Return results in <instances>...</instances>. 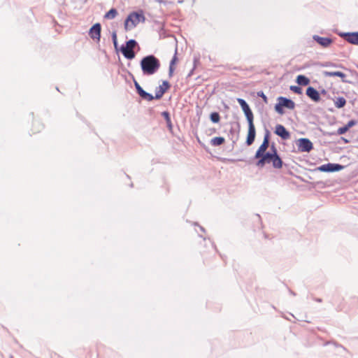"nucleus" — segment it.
Wrapping results in <instances>:
<instances>
[{
  "mask_svg": "<svg viewBox=\"0 0 358 358\" xmlns=\"http://www.w3.org/2000/svg\"><path fill=\"white\" fill-rule=\"evenodd\" d=\"M340 36L349 43L358 45V31L341 33Z\"/></svg>",
  "mask_w": 358,
  "mask_h": 358,
  "instance_id": "obj_8",
  "label": "nucleus"
},
{
  "mask_svg": "<svg viewBox=\"0 0 358 358\" xmlns=\"http://www.w3.org/2000/svg\"><path fill=\"white\" fill-rule=\"evenodd\" d=\"M334 104H335L336 107L338 108H343L346 104V100L343 96H338L334 101Z\"/></svg>",
  "mask_w": 358,
  "mask_h": 358,
  "instance_id": "obj_21",
  "label": "nucleus"
},
{
  "mask_svg": "<svg viewBox=\"0 0 358 358\" xmlns=\"http://www.w3.org/2000/svg\"><path fill=\"white\" fill-rule=\"evenodd\" d=\"M197 62H199V59L194 57V67H193V69L190 71V72L189 73L188 76H191L192 75L193 71H194V69H195V66H196V63Z\"/></svg>",
  "mask_w": 358,
  "mask_h": 358,
  "instance_id": "obj_36",
  "label": "nucleus"
},
{
  "mask_svg": "<svg viewBox=\"0 0 358 358\" xmlns=\"http://www.w3.org/2000/svg\"><path fill=\"white\" fill-rule=\"evenodd\" d=\"M275 111L280 114V115H282L284 113V110H283V106L281 104V102L280 101H278L275 106Z\"/></svg>",
  "mask_w": 358,
  "mask_h": 358,
  "instance_id": "obj_27",
  "label": "nucleus"
},
{
  "mask_svg": "<svg viewBox=\"0 0 358 358\" xmlns=\"http://www.w3.org/2000/svg\"><path fill=\"white\" fill-rule=\"evenodd\" d=\"M101 31V25L100 23H95L89 30V36L93 40L100 41Z\"/></svg>",
  "mask_w": 358,
  "mask_h": 358,
  "instance_id": "obj_7",
  "label": "nucleus"
},
{
  "mask_svg": "<svg viewBox=\"0 0 358 358\" xmlns=\"http://www.w3.org/2000/svg\"><path fill=\"white\" fill-rule=\"evenodd\" d=\"M120 51L124 57L127 59H133L136 56V53L134 51V49L127 46H124V45H121Z\"/></svg>",
  "mask_w": 358,
  "mask_h": 358,
  "instance_id": "obj_13",
  "label": "nucleus"
},
{
  "mask_svg": "<svg viewBox=\"0 0 358 358\" xmlns=\"http://www.w3.org/2000/svg\"><path fill=\"white\" fill-rule=\"evenodd\" d=\"M254 159H257L255 165L258 168H264L266 164L271 163L274 169H280L284 164L278 154L275 143H271L269 151L254 157Z\"/></svg>",
  "mask_w": 358,
  "mask_h": 358,
  "instance_id": "obj_1",
  "label": "nucleus"
},
{
  "mask_svg": "<svg viewBox=\"0 0 358 358\" xmlns=\"http://www.w3.org/2000/svg\"><path fill=\"white\" fill-rule=\"evenodd\" d=\"M278 101L281 102L283 108L292 110L295 107V103L290 99L284 96H279Z\"/></svg>",
  "mask_w": 358,
  "mask_h": 358,
  "instance_id": "obj_15",
  "label": "nucleus"
},
{
  "mask_svg": "<svg viewBox=\"0 0 358 358\" xmlns=\"http://www.w3.org/2000/svg\"><path fill=\"white\" fill-rule=\"evenodd\" d=\"M291 294L295 295V294L293 292H291Z\"/></svg>",
  "mask_w": 358,
  "mask_h": 358,
  "instance_id": "obj_42",
  "label": "nucleus"
},
{
  "mask_svg": "<svg viewBox=\"0 0 358 358\" xmlns=\"http://www.w3.org/2000/svg\"><path fill=\"white\" fill-rule=\"evenodd\" d=\"M138 95L142 99L148 101H151L155 99V96L152 94L145 92L144 90Z\"/></svg>",
  "mask_w": 358,
  "mask_h": 358,
  "instance_id": "obj_20",
  "label": "nucleus"
},
{
  "mask_svg": "<svg viewBox=\"0 0 358 358\" xmlns=\"http://www.w3.org/2000/svg\"><path fill=\"white\" fill-rule=\"evenodd\" d=\"M199 228H200V230H201L202 232H205V231H206L205 229H204L203 227L200 226V227H199Z\"/></svg>",
  "mask_w": 358,
  "mask_h": 358,
  "instance_id": "obj_40",
  "label": "nucleus"
},
{
  "mask_svg": "<svg viewBox=\"0 0 358 358\" xmlns=\"http://www.w3.org/2000/svg\"><path fill=\"white\" fill-rule=\"evenodd\" d=\"M356 124V121L354 120H350L347 124H345V126L347 127V128L348 129H350V128H351L352 127L355 126Z\"/></svg>",
  "mask_w": 358,
  "mask_h": 358,
  "instance_id": "obj_35",
  "label": "nucleus"
},
{
  "mask_svg": "<svg viewBox=\"0 0 358 358\" xmlns=\"http://www.w3.org/2000/svg\"><path fill=\"white\" fill-rule=\"evenodd\" d=\"M313 39L323 48L329 47L333 42L332 39L328 37H321L318 35H314Z\"/></svg>",
  "mask_w": 358,
  "mask_h": 358,
  "instance_id": "obj_12",
  "label": "nucleus"
},
{
  "mask_svg": "<svg viewBox=\"0 0 358 358\" xmlns=\"http://www.w3.org/2000/svg\"><path fill=\"white\" fill-rule=\"evenodd\" d=\"M306 94L312 101L315 102H319L321 99L320 92L313 87H308Z\"/></svg>",
  "mask_w": 358,
  "mask_h": 358,
  "instance_id": "obj_11",
  "label": "nucleus"
},
{
  "mask_svg": "<svg viewBox=\"0 0 358 358\" xmlns=\"http://www.w3.org/2000/svg\"><path fill=\"white\" fill-rule=\"evenodd\" d=\"M270 146H271L270 143L263 141L262 143L260 145L259 148L257 150L254 157H256L259 155H262V153H264L265 152H267V149Z\"/></svg>",
  "mask_w": 358,
  "mask_h": 358,
  "instance_id": "obj_18",
  "label": "nucleus"
},
{
  "mask_svg": "<svg viewBox=\"0 0 358 358\" xmlns=\"http://www.w3.org/2000/svg\"><path fill=\"white\" fill-rule=\"evenodd\" d=\"M270 136H271V133H270L269 130L266 129L263 141L270 143Z\"/></svg>",
  "mask_w": 358,
  "mask_h": 358,
  "instance_id": "obj_33",
  "label": "nucleus"
},
{
  "mask_svg": "<svg viewBox=\"0 0 358 358\" xmlns=\"http://www.w3.org/2000/svg\"><path fill=\"white\" fill-rule=\"evenodd\" d=\"M162 116L165 119L169 129H172V123H171V120L170 113L168 111H163L162 113Z\"/></svg>",
  "mask_w": 358,
  "mask_h": 358,
  "instance_id": "obj_24",
  "label": "nucleus"
},
{
  "mask_svg": "<svg viewBox=\"0 0 358 358\" xmlns=\"http://www.w3.org/2000/svg\"><path fill=\"white\" fill-rule=\"evenodd\" d=\"M170 87L171 85L167 80H163L162 84L156 87L155 96V99H160Z\"/></svg>",
  "mask_w": 358,
  "mask_h": 358,
  "instance_id": "obj_9",
  "label": "nucleus"
},
{
  "mask_svg": "<svg viewBox=\"0 0 358 358\" xmlns=\"http://www.w3.org/2000/svg\"><path fill=\"white\" fill-rule=\"evenodd\" d=\"M327 94V92L324 89H322L320 92V94H322V95H326Z\"/></svg>",
  "mask_w": 358,
  "mask_h": 358,
  "instance_id": "obj_37",
  "label": "nucleus"
},
{
  "mask_svg": "<svg viewBox=\"0 0 358 358\" xmlns=\"http://www.w3.org/2000/svg\"><path fill=\"white\" fill-rule=\"evenodd\" d=\"M239 129L240 126L239 124L237 123L236 128L231 126L229 131L228 137L229 138L230 140L232 141L234 143H235L238 139Z\"/></svg>",
  "mask_w": 358,
  "mask_h": 358,
  "instance_id": "obj_14",
  "label": "nucleus"
},
{
  "mask_svg": "<svg viewBox=\"0 0 358 358\" xmlns=\"http://www.w3.org/2000/svg\"><path fill=\"white\" fill-rule=\"evenodd\" d=\"M140 66L144 76H152L155 74L160 68L161 63L159 59L153 55H148L143 57Z\"/></svg>",
  "mask_w": 358,
  "mask_h": 358,
  "instance_id": "obj_3",
  "label": "nucleus"
},
{
  "mask_svg": "<svg viewBox=\"0 0 358 358\" xmlns=\"http://www.w3.org/2000/svg\"><path fill=\"white\" fill-rule=\"evenodd\" d=\"M349 129L347 128V127L345 125H344L343 127H341L340 128L338 129L337 130V134L338 135H342V134H345Z\"/></svg>",
  "mask_w": 358,
  "mask_h": 358,
  "instance_id": "obj_31",
  "label": "nucleus"
},
{
  "mask_svg": "<svg viewBox=\"0 0 358 358\" xmlns=\"http://www.w3.org/2000/svg\"><path fill=\"white\" fill-rule=\"evenodd\" d=\"M117 10L115 8H113L105 14L104 18L112 20L114 19L117 16Z\"/></svg>",
  "mask_w": 358,
  "mask_h": 358,
  "instance_id": "obj_23",
  "label": "nucleus"
},
{
  "mask_svg": "<svg viewBox=\"0 0 358 358\" xmlns=\"http://www.w3.org/2000/svg\"><path fill=\"white\" fill-rule=\"evenodd\" d=\"M237 101L241 106L248 120V131L245 143L248 146H250L254 143L256 136V129L253 122L254 115L245 100L241 98H238L237 99Z\"/></svg>",
  "mask_w": 358,
  "mask_h": 358,
  "instance_id": "obj_2",
  "label": "nucleus"
},
{
  "mask_svg": "<svg viewBox=\"0 0 358 358\" xmlns=\"http://www.w3.org/2000/svg\"><path fill=\"white\" fill-rule=\"evenodd\" d=\"M124 45V46H127L134 49L136 45H138V43L134 39H130L127 41Z\"/></svg>",
  "mask_w": 358,
  "mask_h": 358,
  "instance_id": "obj_26",
  "label": "nucleus"
},
{
  "mask_svg": "<svg viewBox=\"0 0 358 358\" xmlns=\"http://www.w3.org/2000/svg\"><path fill=\"white\" fill-rule=\"evenodd\" d=\"M225 140L224 138L219 136V137H214L210 141V144L213 146H219L222 145L224 143Z\"/></svg>",
  "mask_w": 358,
  "mask_h": 358,
  "instance_id": "obj_22",
  "label": "nucleus"
},
{
  "mask_svg": "<svg viewBox=\"0 0 358 358\" xmlns=\"http://www.w3.org/2000/svg\"><path fill=\"white\" fill-rule=\"evenodd\" d=\"M315 301H317V302H322V299L316 298V299H315Z\"/></svg>",
  "mask_w": 358,
  "mask_h": 358,
  "instance_id": "obj_39",
  "label": "nucleus"
},
{
  "mask_svg": "<svg viewBox=\"0 0 358 358\" xmlns=\"http://www.w3.org/2000/svg\"><path fill=\"white\" fill-rule=\"evenodd\" d=\"M145 17L143 11H134L129 14L124 21V29L131 30L136 27L139 22H144Z\"/></svg>",
  "mask_w": 358,
  "mask_h": 358,
  "instance_id": "obj_4",
  "label": "nucleus"
},
{
  "mask_svg": "<svg viewBox=\"0 0 358 358\" xmlns=\"http://www.w3.org/2000/svg\"><path fill=\"white\" fill-rule=\"evenodd\" d=\"M344 166L340 164L327 163L317 167L316 170L321 172H338L343 169Z\"/></svg>",
  "mask_w": 358,
  "mask_h": 358,
  "instance_id": "obj_6",
  "label": "nucleus"
},
{
  "mask_svg": "<svg viewBox=\"0 0 358 358\" xmlns=\"http://www.w3.org/2000/svg\"><path fill=\"white\" fill-rule=\"evenodd\" d=\"M257 96L261 97L265 103H268V98L263 91H259L257 93Z\"/></svg>",
  "mask_w": 358,
  "mask_h": 358,
  "instance_id": "obj_29",
  "label": "nucleus"
},
{
  "mask_svg": "<svg viewBox=\"0 0 358 358\" xmlns=\"http://www.w3.org/2000/svg\"><path fill=\"white\" fill-rule=\"evenodd\" d=\"M329 343H331V342H327V343H325V345H328V344H329Z\"/></svg>",
  "mask_w": 358,
  "mask_h": 358,
  "instance_id": "obj_41",
  "label": "nucleus"
},
{
  "mask_svg": "<svg viewBox=\"0 0 358 358\" xmlns=\"http://www.w3.org/2000/svg\"><path fill=\"white\" fill-rule=\"evenodd\" d=\"M321 66L323 67H329V66L337 67L338 66V65L336 64L329 62L323 63L321 64Z\"/></svg>",
  "mask_w": 358,
  "mask_h": 358,
  "instance_id": "obj_34",
  "label": "nucleus"
},
{
  "mask_svg": "<svg viewBox=\"0 0 358 358\" xmlns=\"http://www.w3.org/2000/svg\"><path fill=\"white\" fill-rule=\"evenodd\" d=\"M134 84L137 94H139L143 90V89L136 80H134Z\"/></svg>",
  "mask_w": 358,
  "mask_h": 358,
  "instance_id": "obj_32",
  "label": "nucleus"
},
{
  "mask_svg": "<svg viewBox=\"0 0 358 358\" xmlns=\"http://www.w3.org/2000/svg\"><path fill=\"white\" fill-rule=\"evenodd\" d=\"M299 85L306 86L310 83V80L304 75H299L296 80Z\"/></svg>",
  "mask_w": 358,
  "mask_h": 358,
  "instance_id": "obj_19",
  "label": "nucleus"
},
{
  "mask_svg": "<svg viewBox=\"0 0 358 358\" xmlns=\"http://www.w3.org/2000/svg\"><path fill=\"white\" fill-rule=\"evenodd\" d=\"M323 74L326 77H339L342 79V81L345 83H350L348 80H345L346 75L341 71H324Z\"/></svg>",
  "mask_w": 358,
  "mask_h": 358,
  "instance_id": "obj_16",
  "label": "nucleus"
},
{
  "mask_svg": "<svg viewBox=\"0 0 358 358\" xmlns=\"http://www.w3.org/2000/svg\"><path fill=\"white\" fill-rule=\"evenodd\" d=\"M298 151L300 152H310L313 149V144L307 138H301L296 142Z\"/></svg>",
  "mask_w": 358,
  "mask_h": 358,
  "instance_id": "obj_5",
  "label": "nucleus"
},
{
  "mask_svg": "<svg viewBox=\"0 0 358 358\" xmlns=\"http://www.w3.org/2000/svg\"><path fill=\"white\" fill-rule=\"evenodd\" d=\"M290 90L297 94H302V89L299 86L292 85L290 86Z\"/></svg>",
  "mask_w": 358,
  "mask_h": 358,
  "instance_id": "obj_28",
  "label": "nucleus"
},
{
  "mask_svg": "<svg viewBox=\"0 0 358 358\" xmlns=\"http://www.w3.org/2000/svg\"><path fill=\"white\" fill-rule=\"evenodd\" d=\"M112 40L114 45V48L116 50H117V34L115 31H113L112 34Z\"/></svg>",
  "mask_w": 358,
  "mask_h": 358,
  "instance_id": "obj_30",
  "label": "nucleus"
},
{
  "mask_svg": "<svg viewBox=\"0 0 358 358\" xmlns=\"http://www.w3.org/2000/svg\"><path fill=\"white\" fill-rule=\"evenodd\" d=\"M177 54H178V49H177V47H176V50H175L174 55L172 57V59H171V60L170 62V64H169V78H171L173 76V72H174V70H175L174 65L178 62Z\"/></svg>",
  "mask_w": 358,
  "mask_h": 358,
  "instance_id": "obj_17",
  "label": "nucleus"
},
{
  "mask_svg": "<svg viewBox=\"0 0 358 358\" xmlns=\"http://www.w3.org/2000/svg\"><path fill=\"white\" fill-rule=\"evenodd\" d=\"M274 133L282 140H287L290 137V133L282 124H277L275 126Z\"/></svg>",
  "mask_w": 358,
  "mask_h": 358,
  "instance_id": "obj_10",
  "label": "nucleus"
},
{
  "mask_svg": "<svg viewBox=\"0 0 358 358\" xmlns=\"http://www.w3.org/2000/svg\"><path fill=\"white\" fill-rule=\"evenodd\" d=\"M336 347H340V348H343V350H345V348L344 347H343L341 345H339V344H336V343H333Z\"/></svg>",
  "mask_w": 358,
  "mask_h": 358,
  "instance_id": "obj_38",
  "label": "nucleus"
},
{
  "mask_svg": "<svg viewBox=\"0 0 358 358\" xmlns=\"http://www.w3.org/2000/svg\"><path fill=\"white\" fill-rule=\"evenodd\" d=\"M210 120L213 123H218L220 121V115L217 112H213L210 115Z\"/></svg>",
  "mask_w": 358,
  "mask_h": 358,
  "instance_id": "obj_25",
  "label": "nucleus"
}]
</instances>
